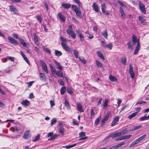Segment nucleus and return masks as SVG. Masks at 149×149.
Listing matches in <instances>:
<instances>
[{
	"instance_id": "338daca9",
	"label": "nucleus",
	"mask_w": 149,
	"mask_h": 149,
	"mask_svg": "<svg viewBox=\"0 0 149 149\" xmlns=\"http://www.w3.org/2000/svg\"><path fill=\"white\" fill-rule=\"evenodd\" d=\"M36 17L37 20L40 22H41L42 21L41 16H40L37 15L36 16Z\"/></svg>"
},
{
	"instance_id": "dca6fc26",
	"label": "nucleus",
	"mask_w": 149,
	"mask_h": 149,
	"mask_svg": "<svg viewBox=\"0 0 149 149\" xmlns=\"http://www.w3.org/2000/svg\"><path fill=\"white\" fill-rule=\"evenodd\" d=\"M139 19L140 22L143 25H145L146 22L145 19L142 16H139Z\"/></svg>"
},
{
	"instance_id": "a211bd4d",
	"label": "nucleus",
	"mask_w": 149,
	"mask_h": 149,
	"mask_svg": "<svg viewBox=\"0 0 149 149\" xmlns=\"http://www.w3.org/2000/svg\"><path fill=\"white\" fill-rule=\"evenodd\" d=\"M140 141L139 139H137L130 145L129 147H131L133 146L134 145L139 143Z\"/></svg>"
},
{
	"instance_id": "052dcab7",
	"label": "nucleus",
	"mask_w": 149,
	"mask_h": 149,
	"mask_svg": "<svg viewBox=\"0 0 149 149\" xmlns=\"http://www.w3.org/2000/svg\"><path fill=\"white\" fill-rule=\"evenodd\" d=\"M133 68L132 66V65L130 64L129 65V72H133Z\"/></svg>"
},
{
	"instance_id": "603ef678",
	"label": "nucleus",
	"mask_w": 149,
	"mask_h": 149,
	"mask_svg": "<svg viewBox=\"0 0 149 149\" xmlns=\"http://www.w3.org/2000/svg\"><path fill=\"white\" fill-rule=\"evenodd\" d=\"M40 134H38L37 136H36L34 139L33 140V142H35L36 141L38 140H39L40 139Z\"/></svg>"
},
{
	"instance_id": "f03ea898",
	"label": "nucleus",
	"mask_w": 149,
	"mask_h": 149,
	"mask_svg": "<svg viewBox=\"0 0 149 149\" xmlns=\"http://www.w3.org/2000/svg\"><path fill=\"white\" fill-rule=\"evenodd\" d=\"M139 5L141 13L146 14V12L144 5L141 1H139Z\"/></svg>"
},
{
	"instance_id": "b1692460",
	"label": "nucleus",
	"mask_w": 149,
	"mask_h": 149,
	"mask_svg": "<svg viewBox=\"0 0 149 149\" xmlns=\"http://www.w3.org/2000/svg\"><path fill=\"white\" fill-rule=\"evenodd\" d=\"M77 145L76 143H74L72 145H67L65 146H63L62 147V148H65L66 149H69L71 148L72 147L75 146Z\"/></svg>"
},
{
	"instance_id": "393cba45",
	"label": "nucleus",
	"mask_w": 149,
	"mask_h": 149,
	"mask_svg": "<svg viewBox=\"0 0 149 149\" xmlns=\"http://www.w3.org/2000/svg\"><path fill=\"white\" fill-rule=\"evenodd\" d=\"M137 115V112H135L132 113L128 116V118L129 119H131L133 117L136 116Z\"/></svg>"
},
{
	"instance_id": "423d86ee",
	"label": "nucleus",
	"mask_w": 149,
	"mask_h": 149,
	"mask_svg": "<svg viewBox=\"0 0 149 149\" xmlns=\"http://www.w3.org/2000/svg\"><path fill=\"white\" fill-rule=\"evenodd\" d=\"M9 42L11 44L14 45H17L18 43L16 40L11 37L8 36V38Z\"/></svg>"
},
{
	"instance_id": "4468645a",
	"label": "nucleus",
	"mask_w": 149,
	"mask_h": 149,
	"mask_svg": "<svg viewBox=\"0 0 149 149\" xmlns=\"http://www.w3.org/2000/svg\"><path fill=\"white\" fill-rule=\"evenodd\" d=\"M62 47L66 52L69 53H72V50L67 45L63 46Z\"/></svg>"
},
{
	"instance_id": "7ed1b4c3",
	"label": "nucleus",
	"mask_w": 149,
	"mask_h": 149,
	"mask_svg": "<svg viewBox=\"0 0 149 149\" xmlns=\"http://www.w3.org/2000/svg\"><path fill=\"white\" fill-rule=\"evenodd\" d=\"M110 113L109 112L107 113L105 115L104 118L102 119L101 121V127H102L104 126L105 123V122L107 121L109 119Z\"/></svg>"
},
{
	"instance_id": "cd10ccee",
	"label": "nucleus",
	"mask_w": 149,
	"mask_h": 149,
	"mask_svg": "<svg viewBox=\"0 0 149 149\" xmlns=\"http://www.w3.org/2000/svg\"><path fill=\"white\" fill-rule=\"evenodd\" d=\"M55 55L57 56H59L62 55V53L60 51L55 50Z\"/></svg>"
},
{
	"instance_id": "f8f14e48",
	"label": "nucleus",
	"mask_w": 149,
	"mask_h": 149,
	"mask_svg": "<svg viewBox=\"0 0 149 149\" xmlns=\"http://www.w3.org/2000/svg\"><path fill=\"white\" fill-rule=\"evenodd\" d=\"M77 110L80 112H83L84 111V110L82 109L81 104L80 102L77 103Z\"/></svg>"
},
{
	"instance_id": "09e8293b",
	"label": "nucleus",
	"mask_w": 149,
	"mask_h": 149,
	"mask_svg": "<svg viewBox=\"0 0 149 149\" xmlns=\"http://www.w3.org/2000/svg\"><path fill=\"white\" fill-rule=\"evenodd\" d=\"M146 114L144 116L139 118V120L140 121H142L145 120H148V119L147 118V117L146 116Z\"/></svg>"
},
{
	"instance_id": "f704fd0d",
	"label": "nucleus",
	"mask_w": 149,
	"mask_h": 149,
	"mask_svg": "<svg viewBox=\"0 0 149 149\" xmlns=\"http://www.w3.org/2000/svg\"><path fill=\"white\" fill-rule=\"evenodd\" d=\"M59 136V135L54 134V135H52L50 138H49L48 140L51 141L54 140L57 137Z\"/></svg>"
},
{
	"instance_id": "473e14b6",
	"label": "nucleus",
	"mask_w": 149,
	"mask_h": 149,
	"mask_svg": "<svg viewBox=\"0 0 149 149\" xmlns=\"http://www.w3.org/2000/svg\"><path fill=\"white\" fill-rule=\"evenodd\" d=\"M49 66L52 74H55L56 72L55 68L52 66V65H50Z\"/></svg>"
},
{
	"instance_id": "9d476101",
	"label": "nucleus",
	"mask_w": 149,
	"mask_h": 149,
	"mask_svg": "<svg viewBox=\"0 0 149 149\" xmlns=\"http://www.w3.org/2000/svg\"><path fill=\"white\" fill-rule=\"evenodd\" d=\"M59 126L60 127L59 132L62 135L64 134V128L63 127V124L61 123L59 124Z\"/></svg>"
},
{
	"instance_id": "f257e3e1",
	"label": "nucleus",
	"mask_w": 149,
	"mask_h": 149,
	"mask_svg": "<svg viewBox=\"0 0 149 149\" xmlns=\"http://www.w3.org/2000/svg\"><path fill=\"white\" fill-rule=\"evenodd\" d=\"M132 41L133 45H135L136 43H137L135 50L134 52V54L135 55L137 54L140 49V42L139 39H137V37L135 35L133 34L132 35Z\"/></svg>"
},
{
	"instance_id": "bb28decb",
	"label": "nucleus",
	"mask_w": 149,
	"mask_h": 149,
	"mask_svg": "<svg viewBox=\"0 0 149 149\" xmlns=\"http://www.w3.org/2000/svg\"><path fill=\"white\" fill-rule=\"evenodd\" d=\"M54 63L57 66V68L58 69L60 70H61L62 69V67L61 65L59 63L56 61L54 62Z\"/></svg>"
},
{
	"instance_id": "0eeeda50",
	"label": "nucleus",
	"mask_w": 149,
	"mask_h": 149,
	"mask_svg": "<svg viewBox=\"0 0 149 149\" xmlns=\"http://www.w3.org/2000/svg\"><path fill=\"white\" fill-rule=\"evenodd\" d=\"M19 40L20 44L24 47H27L29 46V44L25 42L24 40L22 38H19Z\"/></svg>"
},
{
	"instance_id": "79ce46f5",
	"label": "nucleus",
	"mask_w": 149,
	"mask_h": 149,
	"mask_svg": "<svg viewBox=\"0 0 149 149\" xmlns=\"http://www.w3.org/2000/svg\"><path fill=\"white\" fill-rule=\"evenodd\" d=\"M96 64L98 68H102L103 67L102 64L100 63L98 61H96Z\"/></svg>"
},
{
	"instance_id": "ea45409f",
	"label": "nucleus",
	"mask_w": 149,
	"mask_h": 149,
	"mask_svg": "<svg viewBox=\"0 0 149 149\" xmlns=\"http://www.w3.org/2000/svg\"><path fill=\"white\" fill-rule=\"evenodd\" d=\"M100 118H98L95 120L94 124L95 126H96L98 125L100 121Z\"/></svg>"
},
{
	"instance_id": "8fccbe9b",
	"label": "nucleus",
	"mask_w": 149,
	"mask_h": 149,
	"mask_svg": "<svg viewBox=\"0 0 149 149\" xmlns=\"http://www.w3.org/2000/svg\"><path fill=\"white\" fill-rule=\"evenodd\" d=\"M79 60L84 64H86V62L85 59L83 57H79Z\"/></svg>"
},
{
	"instance_id": "5fc2aeb1",
	"label": "nucleus",
	"mask_w": 149,
	"mask_h": 149,
	"mask_svg": "<svg viewBox=\"0 0 149 149\" xmlns=\"http://www.w3.org/2000/svg\"><path fill=\"white\" fill-rule=\"evenodd\" d=\"M51 125H52L56 122V120L55 118H53L51 120Z\"/></svg>"
},
{
	"instance_id": "412c9836",
	"label": "nucleus",
	"mask_w": 149,
	"mask_h": 149,
	"mask_svg": "<svg viewBox=\"0 0 149 149\" xmlns=\"http://www.w3.org/2000/svg\"><path fill=\"white\" fill-rule=\"evenodd\" d=\"M62 6L64 8L68 9L70 8L71 5L67 3H63L62 4Z\"/></svg>"
},
{
	"instance_id": "69168bd1",
	"label": "nucleus",
	"mask_w": 149,
	"mask_h": 149,
	"mask_svg": "<svg viewBox=\"0 0 149 149\" xmlns=\"http://www.w3.org/2000/svg\"><path fill=\"white\" fill-rule=\"evenodd\" d=\"M43 3L44 4L45 7L46 8V9L47 11L48 10V7L47 4V3L46 1H45L43 2Z\"/></svg>"
},
{
	"instance_id": "6e6552de",
	"label": "nucleus",
	"mask_w": 149,
	"mask_h": 149,
	"mask_svg": "<svg viewBox=\"0 0 149 149\" xmlns=\"http://www.w3.org/2000/svg\"><path fill=\"white\" fill-rule=\"evenodd\" d=\"M119 136V134L118 132H116L113 133L111 135H109L106 137L105 139H108L110 138H111L112 139H113L116 137Z\"/></svg>"
},
{
	"instance_id": "864d4df0",
	"label": "nucleus",
	"mask_w": 149,
	"mask_h": 149,
	"mask_svg": "<svg viewBox=\"0 0 149 149\" xmlns=\"http://www.w3.org/2000/svg\"><path fill=\"white\" fill-rule=\"evenodd\" d=\"M11 128V130H12V131H15L16 132H17L19 130V129L18 128L15 126H14L13 127H12Z\"/></svg>"
},
{
	"instance_id": "37998d69",
	"label": "nucleus",
	"mask_w": 149,
	"mask_h": 149,
	"mask_svg": "<svg viewBox=\"0 0 149 149\" xmlns=\"http://www.w3.org/2000/svg\"><path fill=\"white\" fill-rule=\"evenodd\" d=\"M74 54L76 58H77L78 57V52L76 50H74L73 51Z\"/></svg>"
},
{
	"instance_id": "49530a36",
	"label": "nucleus",
	"mask_w": 149,
	"mask_h": 149,
	"mask_svg": "<svg viewBox=\"0 0 149 149\" xmlns=\"http://www.w3.org/2000/svg\"><path fill=\"white\" fill-rule=\"evenodd\" d=\"M105 48L107 47L110 50L111 49H112L113 46L112 44L111 43H109L107 45H105Z\"/></svg>"
},
{
	"instance_id": "6e6d98bb",
	"label": "nucleus",
	"mask_w": 149,
	"mask_h": 149,
	"mask_svg": "<svg viewBox=\"0 0 149 149\" xmlns=\"http://www.w3.org/2000/svg\"><path fill=\"white\" fill-rule=\"evenodd\" d=\"M125 143L124 142H122L120 143L119 144H118L117 145H116V146L117 148H120L123 145L125 144Z\"/></svg>"
},
{
	"instance_id": "20e7f679",
	"label": "nucleus",
	"mask_w": 149,
	"mask_h": 149,
	"mask_svg": "<svg viewBox=\"0 0 149 149\" xmlns=\"http://www.w3.org/2000/svg\"><path fill=\"white\" fill-rule=\"evenodd\" d=\"M40 62L42 69L47 73H48L47 66L46 64L43 60H40Z\"/></svg>"
},
{
	"instance_id": "9b49d317",
	"label": "nucleus",
	"mask_w": 149,
	"mask_h": 149,
	"mask_svg": "<svg viewBox=\"0 0 149 149\" xmlns=\"http://www.w3.org/2000/svg\"><path fill=\"white\" fill-rule=\"evenodd\" d=\"M9 7L11 12H13L15 14H17L18 11L14 6H9Z\"/></svg>"
},
{
	"instance_id": "c85d7f7f",
	"label": "nucleus",
	"mask_w": 149,
	"mask_h": 149,
	"mask_svg": "<svg viewBox=\"0 0 149 149\" xmlns=\"http://www.w3.org/2000/svg\"><path fill=\"white\" fill-rule=\"evenodd\" d=\"M121 61L122 63L125 65L126 63V57H124L121 59Z\"/></svg>"
},
{
	"instance_id": "39448f33",
	"label": "nucleus",
	"mask_w": 149,
	"mask_h": 149,
	"mask_svg": "<svg viewBox=\"0 0 149 149\" xmlns=\"http://www.w3.org/2000/svg\"><path fill=\"white\" fill-rule=\"evenodd\" d=\"M66 32L69 36H70L73 39L76 37V34L71 29H67Z\"/></svg>"
},
{
	"instance_id": "58836bf2",
	"label": "nucleus",
	"mask_w": 149,
	"mask_h": 149,
	"mask_svg": "<svg viewBox=\"0 0 149 149\" xmlns=\"http://www.w3.org/2000/svg\"><path fill=\"white\" fill-rule=\"evenodd\" d=\"M127 44L128 48L129 49H131V50H132L133 49V46L132 45L131 42L130 41H129Z\"/></svg>"
},
{
	"instance_id": "0e129e2a",
	"label": "nucleus",
	"mask_w": 149,
	"mask_h": 149,
	"mask_svg": "<svg viewBox=\"0 0 149 149\" xmlns=\"http://www.w3.org/2000/svg\"><path fill=\"white\" fill-rule=\"evenodd\" d=\"M85 136V133L83 132H81L79 133V137H82Z\"/></svg>"
},
{
	"instance_id": "5701e85b",
	"label": "nucleus",
	"mask_w": 149,
	"mask_h": 149,
	"mask_svg": "<svg viewBox=\"0 0 149 149\" xmlns=\"http://www.w3.org/2000/svg\"><path fill=\"white\" fill-rule=\"evenodd\" d=\"M93 6L94 10L96 12H97L99 11L98 6L95 2L93 3Z\"/></svg>"
},
{
	"instance_id": "4be33fe9",
	"label": "nucleus",
	"mask_w": 149,
	"mask_h": 149,
	"mask_svg": "<svg viewBox=\"0 0 149 149\" xmlns=\"http://www.w3.org/2000/svg\"><path fill=\"white\" fill-rule=\"evenodd\" d=\"M29 133V131L27 130L25 132L23 136V138L26 139L28 137V136Z\"/></svg>"
},
{
	"instance_id": "f3484780",
	"label": "nucleus",
	"mask_w": 149,
	"mask_h": 149,
	"mask_svg": "<svg viewBox=\"0 0 149 149\" xmlns=\"http://www.w3.org/2000/svg\"><path fill=\"white\" fill-rule=\"evenodd\" d=\"M74 12L76 13V15L78 17L81 19L82 18V17L81 15V12L79 10H78Z\"/></svg>"
},
{
	"instance_id": "1a4fd4ad",
	"label": "nucleus",
	"mask_w": 149,
	"mask_h": 149,
	"mask_svg": "<svg viewBox=\"0 0 149 149\" xmlns=\"http://www.w3.org/2000/svg\"><path fill=\"white\" fill-rule=\"evenodd\" d=\"M119 118L118 116H116L114 117L111 123V126L112 127L115 125L116 123L119 121Z\"/></svg>"
},
{
	"instance_id": "e433bc0d",
	"label": "nucleus",
	"mask_w": 149,
	"mask_h": 149,
	"mask_svg": "<svg viewBox=\"0 0 149 149\" xmlns=\"http://www.w3.org/2000/svg\"><path fill=\"white\" fill-rule=\"evenodd\" d=\"M102 35L105 38H107V30H106L103 31L102 33Z\"/></svg>"
},
{
	"instance_id": "c03bdc74",
	"label": "nucleus",
	"mask_w": 149,
	"mask_h": 149,
	"mask_svg": "<svg viewBox=\"0 0 149 149\" xmlns=\"http://www.w3.org/2000/svg\"><path fill=\"white\" fill-rule=\"evenodd\" d=\"M71 8L74 10V12L79 10V9L76 5H72L71 6Z\"/></svg>"
},
{
	"instance_id": "4c0bfd02",
	"label": "nucleus",
	"mask_w": 149,
	"mask_h": 149,
	"mask_svg": "<svg viewBox=\"0 0 149 149\" xmlns=\"http://www.w3.org/2000/svg\"><path fill=\"white\" fill-rule=\"evenodd\" d=\"M56 74L58 76H59L61 77H63V72L61 71H58L56 72Z\"/></svg>"
},
{
	"instance_id": "7c9ffc66",
	"label": "nucleus",
	"mask_w": 149,
	"mask_h": 149,
	"mask_svg": "<svg viewBox=\"0 0 149 149\" xmlns=\"http://www.w3.org/2000/svg\"><path fill=\"white\" fill-rule=\"evenodd\" d=\"M127 132V131L126 130H124L118 132L119 136H121L122 135L126 134Z\"/></svg>"
},
{
	"instance_id": "e2e57ef3",
	"label": "nucleus",
	"mask_w": 149,
	"mask_h": 149,
	"mask_svg": "<svg viewBox=\"0 0 149 149\" xmlns=\"http://www.w3.org/2000/svg\"><path fill=\"white\" fill-rule=\"evenodd\" d=\"M79 37L80 40L83 42L84 40V36L81 34L78 36Z\"/></svg>"
},
{
	"instance_id": "a18cd8bd",
	"label": "nucleus",
	"mask_w": 149,
	"mask_h": 149,
	"mask_svg": "<svg viewBox=\"0 0 149 149\" xmlns=\"http://www.w3.org/2000/svg\"><path fill=\"white\" fill-rule=\"evenodd\" d=\"M40 78L42 80H44L46 78V77L45 76V75L42 73H40Z\"/></svg>"
},
{
	"instance_id": "6ab92c4d",
	"label": "nucleus",
	"mask_w": 149,
	"mask_h": 149,
	"mask_svg": "<svg viewBox=\"0 0 149 149\" xmlns=\"http://www.w3.org/2000/svg\"><path fill=\"white\" fill-rule=\"evenodd\" d=\"M97 54L98 56H99L102 59L104 60L105 58L104 56L101 52L100 51H98L97 52Z\"/></svg>"
},
{
	"instance_id": "13d9d810",
	"label": "nucleus",
	"mask_w": 149,
	"mask_h": 149,
	"mask_svg": "<svg viewBox=\"0 0 149 149\" xmlns=\"http://www.w3.org/2000/svg\"><path fill=\"white\" fill-rule=\"evenodd\" d=\"M108 103V100L107 99H105L104 101V104H103V107H106L107 106Z\"/></svg>"
},
{
	"instance_id": "3c124183",
	"label": "nucleus",
	"mask_w": 149,
	"mask_h": 149,
	"mask_svg": "<svg viewBox=\"0 0 149 149\" xmlns=\"http://www.w3.org/2000/svg\"><path fill=\"white\" fill-rule=\"evenodd\" d=\"M141 127V125H139V126H134V127H133L131 131H135V130H136L138 129H139Z\"/></svg>"
},
{
	"instance_id": "aec40b11",
	"label": "nucleus",
	"mask_w": 149,
	"mask_h": 149,
	"mask_svg": "<svg viewBox=\"0 0 149 149\" xmlns=\"http://www.w3.org/2000/svg\"><path fill=\"white\" fill-rule=\"evenodd\" d=\"M21 104L27 106L30 104V102L27 100H23L21 102Z\"/></svg>"
},
{
	"instance_id": "a19ab883",
	"label": "nucleus",
	"mask_w": 149,
	"mask_h": 149,
	"mask_svg": "<svg viewBox=\"0 0 149 149\" xmlns=\"http://www.w3.org/2000/svg\"><path fill=\"white\" fill-rule=\"evenodd\" d=\"M43 49L44 51H45L47 53H49V54H51V51L48 48L45 47L43 46Z\"/></svg>"
},
{
	"instance_id": "a878e982",
	"label": "nucleus",
	"mask_w": 149,
	"mask_h": 149,
	"mask_svg": "<svg viewBox=\"0 0 149 149\" xmlns=\"http://www.w3.org/2000/svg\"><path fill=\"white\" fill-rule=\"evenodd\" d=\"M109 79L111 81H117V78L115 77L112 75H110L109 77Z\"/></svg>"
},
{
	"instance_id": "c756f323",
	"label": "nucleus",
	"mask_w": 149,
	"mask_h": 149,
	"mask_svg": "<svg viewBox=\"0 0 149 149\" xmlns=\"http://www.w3.org/2000/svg\"><path fill=\"white\" fill-rule=\"evenodd\" d=\"M127 132V131L126 130H124L118 132L119 136H121L122 135L126 134Z\"/></svg>"
},
{
	"instance_id": "774afa93",
	"label": "nucleus",
	"mask_w": 149,
	"mask_h": 149,
	"mask_svg": "<svg viewBox=\"0 0 149 149\" xmlns=\"http://www.w3.org/2000/svg\"><path fill=\"white\" fill-rule=\"evenodd\" d=\"M67 41H64L62 42L61 45L62 47L65 46L66 45H67Z\"/></svg>"
},
{
	"instance_id": "72a5a7b5",
	"label": "nucleus",
	"mask_w": 149,
	"mask_h": 149,
	"mask_svg": "<svg viewBox=\"0 0 149 149\" xmlns=\"http://www.w3.org/2000/svg\"><path fill=\"white\" fill-rule=\"evenodd\" d=\"M66 91V88L65 87H62L60 89V92L61 95L63 94Z\"/></svg>"
},
{
	"instance_id": "de8ad7c7",
	"label": "nucleus",
	"mask_w": 149,
	"mask_h": 149,
	"mask_svg": "<svg viewBox=\"0 0 149 149\" xmlns=\"http://www.w3.org/2000/svg\"><path fill=\"white\" fill-rule=\"evenodd\" d=\"M132 135H127L123 136V137L124 139H127L130 138H131L132 136Z\"/></svg>"
},
{
	"instance_id": "bf43d9fd",
	"label": "nucleus",
	"mask_w": 149,
	"mask_h": 149,
	"mask_svg": "<svg viewBox=\"0 0 149 149\" xmlns=\"http://www.w3.org/2000/svg\"><path fill=\"white\" fill-rule=\"evenodd\" d=\"M33 37L35 42L38 41V40L37 36L35 33L33 34Z\"/></svg>"
},
{
	"instance_id": "2eb2a0df",
	"label": "nucleus",
	"mask_w": 149,
	"mask_h": 149,
	"mask_svg": "<svg viewBox=\"0 0 149 149\" xmlns=\"http://www.w3.org/2000/svg\"><path fill=\"white\" fill-rule=\"evenodd\" d=\"M57 16L59 17L60 20L63 22L65 21V17L62 15L61 13H58L57 14Z\"/></svg>"
},
{
	"instance_id": "ddd939ff",
	"label": "nucleus",
	"mask_w": 149,
	"mask_h": 149,
	"mask_svg": "<svg viewBox=\"0 0 149 149\" xmlns=\"http://www.w3.org/2000/svg\"><path fill=\"white\" fill-rule=\"evenodd\" d=\"M120 12L121 14V15L122 17V18H123V19H124L125 18L126 15L125 14V13L124 10H123L122 8L121 7L120 8Z\"/></svg>"
},
{
	"instance_id": "2f4dec72",
	"label": "nucleus",
	"mask_w": 149,
	"mask_h": 149,
	"mask_svg": "<svg viewBox=\"0 0 149 149\" xmlns=\"http://www.w3.org/2000/svg\"><path fill=\"white\" fill-rule=\"evenodd\" d=\"M106 7L104 4L101 5V10L103 13H105L106 11Z\"/></svg>"
},
{
	"instance_id": "680f3d73",
	"label": "nucleus",
	"mask_w": 149,
	"mask_h": 149,
	"mask_svg": "<svg viewBox=\"0 0 149 149\" xmlns=\"http://www.w3.org/2000/svg\"><path fill=\"white\" fill-rule=\"evenodd\" d=\"M67 92L69 94H72L73 93V92L72 90L69 88H67Z\"/></svg>"
},
{
	"instance_id": "c9c22d12",
	"label": "nucleus",
	"mask_w": 149,
	"mask_h": 149,
	"mask_svg": "<svg viewBox=\"0 0 149 149\" xmlns=\"http://www.w3.org/2000/svg\"><path fill=\"white\" fill-rule=\"evenodd\" d=\"M65 105L68 109H69L70 108V106L69 103L66 100L65 101Z\"/></svg>"
},
{
	"instance_id": "4d7b16f0",
	"label": "nucleus",
	"mask_w": 149,
	"mask_h": 149,
	"mask_svg": "<svg viewBox=\"0 0 149 149\" xmlns=\"http://www.w3.org/2000/svg\"><path fill=\"white\" fill-rule=\"evenodd\" d=\"M146 134H144L141 136H140L139 138H138L140 141L144 139L146 136Z\"/></svg>"
}]
</instances>
